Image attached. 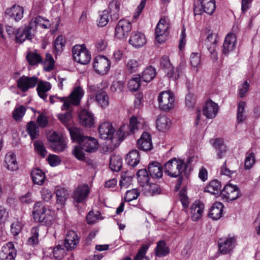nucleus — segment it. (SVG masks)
Instances as JSON below:
<instances>
[{
    "mask_svg": "<svg viewBox=\"0 0 260 260\" xmlns=\"http://www.w3.org/2000/svg\"><path fill=\"white\" fill-rule=\"evenodd\" d=\"M23 8L16 5L7 8L5 11L6 18L14 20L16 22L20 20L23 18Z\"/></svg>",
    "mask_w": 260,
    "mask_h": 260,
    "instance_id": "16",
    "label": "nucleus"
},
{
    "mask_svg": "<svg viewBox=\"0 0 260 260\" xmlns=\"http://www.w3.org/2000/svg\"><path fill=\"white\" fill-rule=\"evenodd\" d=\"M170 250L166 242L164 240H160L157 242L155 249V253L157 256L161 257L169 253Z\"/></svg>",
    "mask_w": 260,
    "mask_h": 260,
    "instance_id": "37",
    "label": "nucleus"
},
{
    "mask_svg": "<svg viewBox=\"0 0 260 260\" xmlns=\"http://www.w3.org/2000/svg\"><path fill=\"white\" fill-rule=\"evenodd\" d=\"M115 130L112 125L109 122L102 123L99 128V132L101 139L111 140L113 138Z\"/></svg>",
    "mask_w": 260,
    "mask_h": 260,
    "instance_id": "22",
    "label": "nucleus"
},
{
    "mask_svg": "<svg viewBox=\"0 0 260 260\" xmlns=\"http://www.w3.org/2000/svg\"><path fill=\"white\" fill-rule=\"evenodd\" d=\"M109 167L113 171H119L122 167L121 157L115 154L112 155L110 157Z\"/></svg>",
    "mask_w": 260,
    "mask_h": 260,
    "instance_id": "40",
    "label": "nucleus"
},
{
    "mask_svg": "<svg viewBox=\"0 0 260 260\" xmlns=\"http://www.w3.org/2000/svg\"><path fill=\"white\" fill-rule=\"evenodd\" d=\"M140 122L138 118L133 116L129 119V125L123 124L120 126L117 133L119 139L121 141L124 139V137L131 134H134L137 131L140 127Z\"/></svg>",
    "mask_w": 260,
    "mask_h": 260,
    "instance_id": "9",
    "label": "nucleus"
},
{
    "mask_svg": "<svg viewBox=\"0 0 260 260\" xmlns=\"http://www.w3.org/2000/svg\"><path fill=\"white\" fill-rule=\"evenodd\" d=\"M51 88V85L48 82L41 81L39 82L37 88L38 95L44 100H46L47 96L46 92H48Z\"/></svg>",
    "mask_w": 260,
    "mask_h": 260,
    "instance_id": "38",
    "label": "nucleus"
},
{
    "mask_svg": "<svg viewBox=\"0 0 260 260\" xmlns=\"http://www.w3.org/2000/svg\"><path fill=\"white\" fill-rule=\"evenodd\" d=\"M236 244V238L235 236L220 238L218 241L219 251L222 254L230 253Z\"/></svg>",
    "mask_w": 260,
    "mask_h": 260,
    "instance_id": "12",
    "label": "nucleus"
},
{
    "mask_svg": "<svg viewBox=\"0 0 260 260\" xmlns=\"http://www.w3.org/2000/svg\"><path fill=\"white\" fill-rule=\"evenodd\" d=\"M140 194L139 192L137 189H133L127 190L125 194L124 200L125 201L129 202L134 200L137 199Z\"/></svg>",
    "mask_w": 260,
    "mask_h": 260,
    "instance_id": "59",
    "label": "nucleus"
},
{
    "mask_svg": "<svg viewBox=\"0 0 260 260\" xmlns=\"http://www.w3.org/2000/svg\"><path fill=\"white\" fill-rule=\"evenodd\" d=\"M127 164L132 167H135L139 162L140 157L138 150L136 149L131 151L127 155L125 158Z\"/></svg>",
    "mask_w": 260,
    "mask_h": 260,
    "instance_id": "36",
    "label": "nucleus"
},
{
    "mask_svg": "<svg viewBox=\"0 0 260 260\" xmlns=\"http://www.w3.org/2000/svg\"><path fill=\"white\" fill-rule=\"evenodd\" d=\"M56 203L61 206H63L68 198L69 193L66 189L58 188L55 191Z\"/></svg>",
    "mask_w": 260,
    "mask_h": 260,
    "instance_id": "41",
    "label": "nucleus"
},
{
    "mask_svg": "<svg viewBox=\"0 0 260 260\" xmlns=\"http://www.w3.org/2000/svg\"><path fill=\"white\" fill-rule=\"evenodd\" d=\"M138 181L140 185L145 186L148 184L149 177L146 169L139 170L137 174Z\"/></svg>",
    "mask_w": 260,
    "mask_h": 260,
    "instance_id": "47",
    "label": "nucleus"
},
{
    "mask_svg": "<svg viewBox=\"0 0 260 260\" xmlns=\"http://www.w3.org/2000/svg\"><path fill=\"white\" fill-rule=\"evenodd\" d=\"M204 204L199 201H196L190 208V215L194 221L199 220L202 216Z\"/></svg>",
    "mask_w": 260,
    "mask_h": 260,
    "instance_id": "23",
    "label": "nucleus"
},
{
    "mask_svg": "<svg viewBox=\"0 0 260 260\" xmlns=\"http://www.w3.org/2000/svg\"><path fill=\"white\" fill-rule=\"evenodd\" d=\"M54 60L51 54L49 53H47L45 55L44 61L43 60V62L41 63L43 64L44 70L47 72H49L54 69Z\"/></svg>",
    "mask_w": 260,
    "mask_h": 260,
    "instance_id": "48",
    "label": "nucleus"
},
{
    "mask_svg": "<svg viewBox=\"0 0 260 260\" xmlns=\"http://www.w3.org/2000/svg\"><path fill=\"white\" fill-rule=\"evenodd\" d=\"M160 64L161 68L167 77L174 80L178 79L180 75V67H177L175 70L168 56L164 55L161 57L160 60Z\"/></svg>",
    "mask_w": 260,
    "mask_h": 260,
    "instance_id": "6",
    "label": "nucleus"
},
{
    "mask_svg": "<svg viewBox=\"0 0 260 260\" xmlns=\"http://www.w3.org/2000/svg\"><path fill=\"white\" fill-rule=\"evenodd\" d=\"M38 83V78L35 76L28 77L23 75L17 80V85L22 92L35 87Z\"/></svg>",
    "mask_w": 260,
    "mask_h": 260,
    "instance_id": "13",
    "label": "nucleus"
},
{
    "mask_svg": "<svg viewBox=\"0 0 260 260\" xmlns=\"http://www.w3.org/2000/svg\"><path fill=\"white\" fill-rule=\"evenodd\" d=\"M50 147L56 152L64 151L66 148V139L61 140L59 142L51 144Z\"/></svg>",
    "mask_w": 260,
    "mask_h": 260,
    "instance_id": "61",
    "label": "nucleus"
},
{
    "mask_svg": "<svg viewBox=\"0 0 260 260\" xmlns=\"http://www.w3.org/2000/svg\"><path fill=\"white\" fill-rule=\"evenodd\" d=\"M156 75V69L152 66L145 68L142 73L141 78L146 82L152 81Z\"/></svg>",
    "mask_w": 260,
    "mask_h": 260,
    "instance_id": "39",
    "label": "nucleus"
},
{
    "mask_svg": "<svg viewBox=\"0 0 260 260\" xmlns=\"http://www.w3.org/2000/svg\"><path fill=\"white\" fill-rule=\"evenodd\" d=\"M190 62L191 67L196 72L201 67V54L199 53H192L190 56Z\"/></svg>",
    "mask_w": 260,
    "mask_h": 260,
    "instance_id": "52",
    "label": "nucleus"
},
{
    "mask_svg": "<svg viewBox=\"0 0 260 260\" xmlns=\"http://www.w3.org/2000/svg\"><path fill=\"white\" fill-rule=\"evenodd\" d=\"M90 192L87 184H81L74 191L72 198L74 201L77 203H82L88 197Z\"/></svg>",
    "mask_w": 260,
    "mask_h": 260,
    "instance_id": "17",
    "label": "nucleus"
},
{
    "mask_svg": "<svg viewBox=\"0 0 260 260\" xmlns=\"http://www.w3.org/2000/svg\"><path fill=\"white\" fill-rule=\"evenodd\" d=\"M148 172L152 178L158 179L162 176V168L159 162L154 161L149 165Z\"/></svg>",
    "mask_w": 260,
    "mask_h": 260,
    "instance_id": "31",
    "label": "nucleus"
},
{
    "mask_svg": "<svg viewBox=\"0 0 260 260\" xmlns=\"http://www.w3.org/2000/svg\"><path fill=\"white\" fill-rule=\"evenodd\" d=\"M141 77L140 75L131 79L128 83V88L131 91H137L140 86Z\"/></svg>",
    "mask_w": 260,
    "mask_h": 260,
    "instance_id": "56",
    "label": "nucleus"
},
{
    "mask_svg": "<svg viewBox=\"0 0 260 260\" xmlns=\"http://www.w3.org/2000/svg\"><path fill=\"white\" fill-rule=\"evenodd\" d=\"M29 25V28L31 29L34 32L36 30L38 26L44 28H48L51 26V23L48 20L44 19L40 16L32 18Z\"/></svg>",
    "mask_w": 260,
    "mask_h": 260,
    "instance_id": "30",
    "label": "nucleus"
},
{
    "mask_svg": "<svg viewBox=\"0 0 260 260\" xmlns=\"http://www.w3.org/2000/svg\"><path fill=\"white\" fill-rule=\"evenodd\" d=\"M72 54L75 61L86 64L91 59V55L84 45H76L72 48Z\"/></svg>",
    "mask_w": 260,
    "mask_h": 260,
    "instance_id": "7",
    "label": "nucleus"
},
{
    "mask_svg": "<svg viewBox=\"0 0 260 260\" xmlns=\"http://www.w3.org/2000/svg\"><path fill=\"white\" fill-rule=\"evenodd\" d=\"M26 108L23 105L16 106L12 112V117L16 121H20L25 115Z\"/></svg>",
    "mask_w": 260,
    "mask_h": 260,
    "instance_id": "49",
    "label": "nucleus"
},
{
    "mask_svg": "<svg viewBox=\"0 0 260 260\" xmlns=\"http://www.w3.org/2000/svg\"><path fill=\"white\" fill-rule=\"evenodd\" d=\"M131 29V23L125 19H121L116 25L115 35L118 39L124 38L128 36Z\"/></svg>",
    "mask_w": 260,
    "mask_h": 260,
    "instance_id": "15",
    "label": "nucleus"
},
{
    "mask_svg": "<svg viewBox=\"0 0 260 260\" xmlns=\"http://www.w3.org/2000/svg\"><path fill=\"white\" fill-rule=\"evenodd\" d=\"M26 131L32 140L37 138L39 136V127L35 121H31L27 124Z\"/></svg>",
    "mask_w": 260,
    "mask_h": 260,
    "instance_id": "43",
    "label": "nucleus"
},
{
    "mask_svg": "<svg viewBox=\"0 0 260 260\" xmlns=\"http://www.w3.org/2000/svg\"><path fill=\"white\" fill-rule=\"evenodd\" d=\"M145 189L149 191L151 196H154L160 193L161 189L156 184H148L145 186Z\"/></svg>",
    "mask_w": 260,
    "mask_h": 260,
    "instance_id": "63",
    "label": "nucleus"
},
{
    "mask_svg": "<svg viewBox=\"0 0 260 260\" xmlns=\"http://www.w3.org/2000/svg\"><path fill=\"white\" fill-rule=\"evenodd\" d=\"M120 4L117 0H112V2L109 3L108 8L112 20H116L118 19L119 17L118 12Z\"/></svg>",
    "mask_w": 260,
    "mask_h": 260,
    "instance_id": "45",
    "label": "nucleus"
},
{
    "mask_svg": "<svg viewBox=\"0 0 260 260\" xmlns=\"http://www.w3.org/2000/svg\"><path fill=\"white\" fill-rule=\"evenodd\" d=\"M111 66L110 60L106 56L98 55L93 61V67L95 72L101 75L106 74L109 71Z\"/></svg>",
    "mask_w": 260,
    "mask_h": 260,
    "instance_id": "11",
    "label": "nucleus"
},
{
    "mask_svg": "<svg viewBox=\"0 0 260 260\" xmlns=\"http://www.w3.org/2000/svg\"><path fill=\"white\" fill-rule=\"evenodd\" d=\"M221 183L217 180L211 181L206 187L205 191L211 194H217L221 190Z\"/></svg>",
    "mask_w": 260,
    "mask_h": 260,
    "instance_id": "46",
    "label": "nucleus"
},
{
    "mask_svg": "<svg viewBox=\"0 0 260 260\" xmlns=\"http://www.w3.org/2000/svg\"><path fill=\"white\" fill-rule=\"evenodd\" d=\"M210 143L216 150L217 158L219 159L222 158L227 151L226 146L224 144L223 140L217 138L211 140Z\"/></svg>",
    "mask_w": 260,
    "mask_h": 260,
    "instance_id": "29",
    "label": "nucleus"
},
{
    "mask_svg": "<svg viewBox=\"0 0 260 260\" xmlns=\"http://www.w3.org/2000/svg\"><path fill=\"white\" fill-rule=\"evenodd\" d=\"M141 66L140 61L134 59H129L126 63V70L129 73L137 72Z\"/></svg>",
    "mask_w": 260,
    "mask_h": 260,
    "instance_id": "50",
    "label": "nucleus"
},
{
    "mask_svg": "<svg viewBox=\"0 0 260 260\" xmlns=\"http://www.w3.org/2000/svg\"><path fill=\"white\" fill-rule=\"evenodd\" d=\"M5 166L9 170L14 171L18 168L16 156L14 153L9 152L5 156Z\"/></svg>",
    "mask_w": 260,
    "mask_h": 260,
    "instance_id": "33",
    "label": "nucleus"
},
{
    "mask_svg": "<svg viewBox=\"0 0 260 260\" xmlns=\"http://www.w3.org/2000/svg\"><path fill=\"white\" fill-rule=\"evenodd\" d=\"M223 205L220 202H215L209 212V216L213 220L219 219L223 214Z\"/></svg>",
    "mask_w": 260,
    "mask_h": 260,
    "instance_id": "32",
    "label": "nucleus"
},
{
    "mask_svg": "<svg viewBox=\"0 0 260 260\" xmlns=\"http://www.w3.org/2000/svg\"><path fill=\"white\" fill-rule=\"evenodd\" d=\"M152 243V242L148 241L142 245L134 260H142L143 258H146V253Z\"/></svg>",
    "mask_w": 260,
    "mask_h": 260,
    "instance_id": "51",
    "label": "nucleus"
},
{
    "mask_svg": "<svg viewBox=\"0 0 260 260\" xmlns=\"http://www.w3.org/2000/svg\"><path fill=\"white\" fill-rule=\"evenodd\" d=\"M217 36L216 34L211 33L207 37L205 44L210 53L211 57L214 61L218 60L217 52L216 51Z\"/></svg>",
    "mask_w": 260,
    "mask_h": 260,
    "instance_id": "18",
    "label": "nucleus"
},
{
    "mask_svg": "<svg viewBox=\"0 0 260 260\" xmlns=\"http://www.w3.org/2000/svg\"><path fill=\"white\" fill-rule=\"evenodd\" d=\"M131 181V177L127 175V173L126 172H122L121 173V179L119 182L120 185L121 187H126L128 185L130 184Z\"/></svg>",
    "mask_w": 260,
    "mask_h": 260,
    "instance_id": "64",
    "label": "nucleus"
},
{
    "mask_svg": "<svg viewBox=\"0 0 260 260\" xmlns=\"http://www.w3.org/2000/svg\"><path fill=\"white\" fill-rule=\"evenodd\" d=\"M79 119L80 123L87 127H91L94 122L93 114L85 109H83L79 112Z\"/></svg>",
    "mask_w": 260,
    "mask_h": 260,
    "instance_id": "25",
    "label": "nucleus"
},
{
    "mask_svg": "<svg viewBox=\"0 0 260 260\" xmlns=\"http://www.w3.org/2000/svg\"><path fill=\"white\" fill-rule=\"evenodd\" d=\"M237 39L235 34H228L224 40L223 44L222 53L224 55H228L230 52L234 50L236 47Z\"/></svg>",
    "mask_w": 260,
    "mask_h": 260,
    "instance_id": "26",
    "label": "nucleus"
},
{
    "mask_svg": "<svg viewBox=\"0 0 260 260\" xmlns=\"http://www.w3.org/2000/svg\"><path fill=\"white\" fill-rule=\"evenodd\" d=\"M65 42V39L62 36H59L55 39L54 42V49L56 54L62 52Z\"/></svg>",
    "mask_w": 260,
    "mask_h": 260,
    "instance_id": "53",
    "label": "nucleus"
},
{
    "mask_svg": "<svg viewBox=\"0 0 260 260\" xmlns=\"http://www.w3.org/2000/svg\"><path fill=\"white\" fill-rule=\"evenodd\" d=\"M33 32V30L29 28V25L21 27L16 31V40L17 42L22 43L26 39L31 40Z\"/></svg>",
    "mask_w": 260,
    "mask_h": 260,
    "instance_id": "27",
    "label": "nucleus"
},
{
    "mask_svg": "<svg viewBox=\"0 0 260 260\" xmlns=\"http://www.w3.org/2000/svg\"><path fill=\"white\" fill-rule=\"evenodd\" d=\"M16 250L12 242H9L4 245L0 252L1 260H14L16 256Z\"/></svg>",
    "mask_w": 260,
    "mask_h": 260,
    "instance_id": "19",
    "label": "nucleus"
},
{
    "mask_svg": "<svg viewBox=\"0 0 260 260\" xmlns=\"http://www.w3.org/2000/svg\"><path fill=\"white\" fill-rule=\"evenodd\" d=\"M58 118L60 121L67 126L68 129L69 130L70 126L68 125V124L70 123L72 120V112L71 111H68L65 113L59 114L58 115ZM72 127V126H70V127Z\"/></svg>",
    "mask_w": 260,
    "mask_h": 260,
    "instance_id": "57",
    "label": "nucleus"
},
{
    "mask_svg": "<svg viewBox=\"0 0 260 260\" xmlns=\"http://www.w3.org/2000/svg\"><path fill=\"white\" fill-rule=\"evenodd\" d=\"M31 176L33 182L37 185H42L45 180L44 172L38 168L34 169L31 171Z\"/></svg>",
    "mask_w": 260,
    "mask_h": 260,
    "instance_id": "35",
    "label": "nucleus"
},
{
    "mask_svg": "<svg viewBox=\"0 0 260 260\" xmlns=\"http://www.w3.org/2000/svg\"><path fill=\"white\" fill-rule=\"evenodd\" d=\"M221 196L226 201L235 200L240 196L239 188L236 185L226 184L221 191Z\"/></svg>",
    "mask_w": 260,
    "mask_h": 260,
    "instance_id": "14",
    "label": "nucleus"
},
{
    "mask_svg": "<svg viewBox=\"0 0 260 260\" xmlns=\"http://www.w3.org/2000/svg\"><path fill=\"white\" fill-rule=\"evenodd\" d=\"M34 145L37 153L42 157H45L47 154V151L43 142L40 141H36L34 142Z\"/></svg>",
    "mask_w": 260,
    "mask_h": 260,
    "instance_id": "58",
    "label": "nucleus"
},
{
    "mask_svg": "<svg viewBox=\"0 0 260 260\" xmlns=\"http://www.w3.org/2000/svg\"><path fill=\"white\" fill-rule=\"evenodd\" d=\"M54 257L58 260H61L63 258L66 251L62 246L58 245L56 246L53 250Z\"/></svg>",
    "mask_w": 260,
    "mask_h": 260,
    "instance_id": "62",
    "label": "nucleus"
},
{
    "mask_svg": "<svg viewBox=\"0 0 260 260\" xmlns=\"http://www.w3.org/2000/svg\"><path fill=\"white\" fill-rule=\"evenodd\" d=\"M83 150H84L81 145L78 144V145L75 146L74 148L72 150V153L76 158L82 160L85 158V153Z\"/></svg>",
    "mask_w": 260,
    "mask_h": 260,
    "instance_id": "60",
    "label": "nucleus"
},
{
    "mask_svg": "<svg viewBox=\"0 0 260 260\" xmlns=\"http://www.w3.org/2000/svg\"><path fill=\"white\" fill-rule=\"evenodd\" d=\"M95 100L98 104L103 108L108 107L109 104V97L104 91L101 90L97 92Z\"/></svg>",
    "mask_w": 260,
    "mask_h": 260,
    "instance_id": "42",
    "label": "nucleus"
},
{
    "mask_svg": "<svg viewBox=\"0 0 260 260\" xmlns=\"http://www.w3.org/2000/svg\"><path fill=\"white\" fill-rule=\"evenodd\" d=\"M69 131L73 141L81 145L84 151L92 153L98 149L99 144L95 138L84 136L81 131L77 127H70Z\"/></svg>",
    "mask_w": 260,
    "mask_h": 260,
    "instance_id": "1",
    "label": "nucleus"
},
{
    "mask_svg": "<svg viewBox=\"0 0 260 260\" xmlns=\"http://www.w3.org/2000/svg\"><path fill=\"white\" fill-rule=\"evenodd\" d=\"M185 162L176 158L167 162L164 167L165 173L172 177H179L186 169Z\"/></svg>",
    "mask_w": 260,
    "mask_h": 260,
    "instance_id": "4",
    "label": "nucleus"
},
{
    "mask_svg": "<svg viewBox=\"0 0 260 260\" xmlns=\"http://www.w3.org/2000/svg\"><path fill=\"white\" fill-rule=\"evenodd\" d=\"M245 106L246 103L243 101H240L238 103L237 111V119L239 122L243 121L246 118L244 113Z\"/></svg>",
    "mask_w": 260,
    "mask_h": 260,
    "instance_id": "54",
    "label": "nucleus"
},
{
    "mask_svg": "<svg viewBox=\"0 0 260 260\" xmlns=\"http://www.w3.org/2000/svg\"><path fill=\"white\" fill-rule=\"evenodd\" d=\"M157 101L159 108L164 111H168L174 107L175 97L171 91L161 92L157 97Z\"/></svg>",
    "mask_w": 260,
    "mask_h": 260,
    "instance_id": "10",
    "label": "nucleus"
},
{
    "mask_svg": "<svg viewBox=\"0 0 260 260\" xmlns=\"http://www.w3.org/2000/svg\"><path fill=\"white\" fill-rule=\"evenodd\" d=\"M146 42L144 35L139 31L133 32L129 39V43L135 48L142 47Z\"/></svg>",
    "mask_w": 260,
    "mask_h": 260,
    "instance_id": "28",
    "label": "nucleus"
},
{
    "mask_svg": "<svg viewBox=\"0 0 260 260\" xmlns=\"http://www.w3.org/2000/svg\"><path fill=\"white\" fill-rule=\"evenodd\" d=\"M156 123L157 129L162 132L168 130L171 125L170 119L165 115H159Z\"/></svg>",
    "mask_w": 260,
    "mask_h": 260,
    "instance_id": "34",
    "label": "nucleus"
},
{
    "mask_svg": "<svg viewBox=\"0 0 260 260\" xmlns=\"http://www.w3.org/2000/svg\"><path fill=\"white\" fill-rule=\"evenodd\" d=\"M79 242V238L75 232L69 231L66 236L63 247L67 250L75 249Z\"/></svg>",
    "mask_w": 260,
    "mask_h": 260,
    "instance_id": "20",
    "label": "nucleus"
},
{
    "mask_svg": "<svg viewBox=\"0 0 260 260\" xmlns=\"http://www.w3.org/2000/svg\"><path fill=\"white\" fill-rule=\"evenodd\" d=\"M39 229L37 227H34L31 230V236L27 240V244L30 245H35L39 243Z\"/></svg>",
    "mask_w": 260,
    "mask_h": 260,
    "instance_id": "55",
    "label": "nucleus"
},
{
    "mask_svg": "<svg viewBox=\"0 0 260 260\" xmlns=\"http://www.w3.org/2000/svg\"><path fill=\"white\" fill-rule=\"evenodd\" d=\"M137 146L141 150L144 151L151 150L153 148L151 135L147 132H144L137 141Z\"/></svg>",
    "mask_w": 260,
    "mask_h": 260,
    "instance_id": "21",
    "label": "nucleus"
},
{
    "mask_svg": "<svg viewBox=\"0 0 260 260\" xmlns=\"http://www.w3.org/2000/svg\"><path fill=\"white\" fill-rule=\"evenodd\" d=\"M84 94V91L83 88L80 86H77L68 97L59 98L56 95H51L49 97V100L52 104L56 102L57 100L63 102L61 110H69L71 106H78L80 104Z\"/></svg>",
    "mask_w": 260,
    "mask_h": 260,
    "instance_id": "2",
    "label": "nucleus"
},
{
    "mask_svg": "<svg viewBox=\"0 0 260 260\" xmlns=\"http://www.w3.org/2000/svg\"><path fill=\"white\" fill-rule=\"evenodd\" d=\"M51 210L47 208L41 202L36 203L34 206L32 214L35 220L46 225L51 224L54 220Z\"/></svg>",
    "mask_w": 260,
    "mask_h": 260,
    "instance_id": "3",
    "label": "nucleus"
},
{
    "mask_svg": "<svg viewBox=\"0 0 260 260\" xmlns=\"http://www.w3.org/2000/svg\"><path fill=\"white\" fill-rule=\"evenodd\" d=\"M26 58L31 66H35L43 62V58L39 54L36 52H28Z\"/></svg>",
    "mask_w": 260,
    "mask_h": 260,
    "instance_id": "44",
    "label": "nucleus"
},
{
    "mask_svg": "<svg viewBox=\"0 0 260 260\" xmlns=\"http://www.w3.org/2000/svg\"><path fill=\"white\" fill-rule=\"evenodd\" d=\"M218 111V105L211 100L207 101L203 108V113L207 118H214Z\"/></svg>",
    "mask_w": 260,
    "mask_h": 260,
    "instance_id": "24",
    "label": "nucleus"
},
{
    "mask_svg": "<svg viewBox=\"0 0 260 260\" xmlns=\"http://www.w3.org/2000/svg\"><path fill=\"white\" fill-rule=\"evenodd\" d=\"M194 15H201L206 13L209 15L213 13L215 9V3L214 0H196L194 3Z\"/></svg>",
    "mask_w": 260,
    "mask_h": 260,
    "instance_id": "8",
    "label": "nucleus"
},
{
    "mask_svg": "<svg viewBox=\"0 0 260 260\" xmlns=\"http://www.w3.org/2000/svg\"><path fill=\"white\" fill-rule=\"evenodd\" d=\"M170 21L168 17H162L159 20L155 28V39L159 43L166 41L169 34Z\"/></svg>",
    "mask_w": 260,
    "mask_h": 260,
    "instance_id": "5",
    "label": "nucleus"
}]
</instances>
